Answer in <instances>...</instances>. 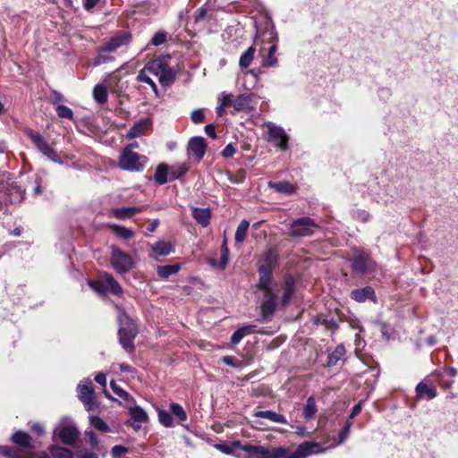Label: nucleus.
<instances>
[{
  "mask_svg": "<svg viewBox=\"0 0 458 458\" xmlns=\"http://www.w3.org/2000/svg\"><path fill=\"white\" fill-rule=\"evenodd\" d=\"M376 263L364 251H357L352 259L353 271L360 275H369L376 270Z\"/></svg>",
  "mask_w": 458,
  "mask_h": 458,
  "instance_id": "nucleus-8",
  "label": "nucleus"
},
{
  "mask_svg": "<svg viewBox=\"0 0 458 458\" xmlns=\"http://www.w3.org/2000/svg\"><path fill=\"white\" fill-rule=\"evenodd\" d=\"M158 420H159V422L165 427L168 428V427L173 426V419H172L169 411H158Z\"/></svg>",
  "mask_w": 458,
  "mask_h": 458,
  "instance_id": "nucleus-48",
  "label": "nucleus"
},
{
  "mask_svg": "<svg viewBox=\"0 0 458 458\" xmlns=\"http://www.w3.org/2000/svg\"><path fill=\"white\" fill-rule=\"evenodd\" d=\"M78 397L84 403L87 410L94 407V388L90 379L82 380L77 386Z\"/></svg>",
  "mask_w": 458,
  "mask_h": 458,
  "instance_id": "nucleus-12",
  "label": "nucleus"
},
{
  "mask_svg": "<svg viewBox=\"0 0 458 458\" xmlns=\"http://www.w3.org/2000/svg\"><path fill=\"white\" fill-rule=\"evenodd\" d=\"M50 454L54 458H72L73 454L71 450L58 446V445H53L50 448Z\"/></svg>",
  "mask_w": 458,
  "mask_h": 458,
  "instance_id": "nucleus-40",
  "label": "nucleus"
},
{
  "mask_svg": "<svg viewBox=\"0 0 458 458\" xmlns=\"http://www.w3.org/2000/svg\"><path fill=\"white\" fill-rule=\"evenodd\" d=\"M129 413L131 415V418L134 421V423L132 424V427L135 429L140 428V424L146 422L148 419L147 412L141 407H140L138 405L131 407L129 409Z\"/></svg>",
  "mask_w": 458,
  "mask_h": 458,
  "instance_id": "nucleus-22",
  "label": "nucleus"
},
{
  "mask_svg": "<svg viewBox=\"0 0 458 458\" xmlns=\"http://www.w3.org/2000/svg\"><path fill=\"white\" fill-rule=\"evenodd\" d=\"M277 46L274 43L268 49L267 55L263 60V66L265 67H276L278 65V60L276 56Z\"/></svg>",
  "mask_w": 458,
  "mask_h": 458,
  "instance_id": "nucleus-33",
  "label": "nucleus"
},
{
  "mask_svg": "<svg viewBox=\"0 0 458 458\" xmlns=\"http://www.w3.org/2000/svg\"><path fill=\"white\" fill-rule=\"evenodd\" d=\"M56 113L57 115L61 118H67L69 120H72L73 118L72 110L64 105H59L56 107Z\"/></svg>",
  "mask_w": 458,
  "mask_h": 458,
  "instance_id": "nucleus-47",
  "label": "nucleus"
},
{
  "mask_svg": "<svg viewBox=\"0 0 458 458\" xmlns=\"http://www.w3.org/2000/svg\"><path fill=\"white\" fill-rule=\"evenodd\" d=\"M12 440L14 444L21 447H30V437L23 431L15 432L12 437Z\"/></svg>",
  "mask_w": 458,
  "mask_h": 458,
  "instance_id": "nucleus-32",
  "label": "nucleus"
},
{
  "mask_svg": "<svg viewBox=\"0 0 458 458\" xmlns=\"http://www.w3.org/2000/svg\"><path fill=\"white\" fill-rule=\"evenodd\" d=\"M254 416L258 418H264L276 423L287 424V420L283 414L269 410L257 411L254 412Z\"/></svg>",
  "mask_w": 458,
  "mask_h": 458,
  "instance_id": "nucleus-24",
  "label": "nucleus"
},
{
  "mask_svg": "<svg viewBox=\"0 0 458 458\" xmlns=\"http://www.w3.org/2000/svg\"><path fill=\"white\" fill-rule=\"evenodd\" d=\"M111 264L120 274L128 272L133 267L131 257L115 246H112Z\"/></svg>",
  "mask_w": 458,
  "mask_h": 458,
  "instance_id": "nucleus-9",
  "label": "nucleus"
},
{
  "mask_svg": "<svg viewBox=\"0 0 458 458\" xmlns=\"http://www.w3.org/2000/svg\"><path fill=\"white\" fill-rule=\"evenodd\" d=\"M26 134L44 156L55 163L63 164L61 157L57 155L55 150L49 146L41 134L32 131L31 129L26 130Z\"/></svg>",
  "mask_w": 458,
  "mask_h": 458,
  "instance_id": "nucleus-7",
  "label": "nucleus"
},
{
  "mask_svg": "<svg viewBox=\"0 0 458 458\" xmlns=\"http://www.w3.org/2000/svg\"><path fill=\"white\" fill-rule=\"evenodd\" d=\"M317 405L312 396L309 397L303 409V416L306 420H310L317 412Z\"/></svg>",
  "mask_w": 458,
  "mask_h": 458,
  "instance_id": "nucleus-41",
  "label": "nucleus"
},
{
  "mask_svg": "<svg viewBox=\"0 0 458 458\" xmlns=\"http://www.w3.org/2000/svg\"><path fill=\"white\" fill-rule=\"evenodd\" d=\"M188 171V167L185 164H179L169 166V180L174 181L184 175Z\"/></svg>",
  "mask_w": 458,
  "mask_h": 458,
  "instance_id": "nucleus-35",
  "label": "nucleus"
},
{
  "mask_svg": "<svg viewBox=\"0 0 458 458\" xmlns=\"http://www.w3.org/2000/svg\"><path fill=\"white\" fill-rule=\"evenodd\" d=\"M89 286L99 293L110 292L115 295L123 293L121 285L109 273L104 272L100 275L99 280L89 281Z\"/></svg>",
  "mask_w": 458,
  "mask_h": 458,
  "instance_id": "nucleus-6",
  "label": "nucleus"
},
{
  "mask_svg": "<svg viewBox=\"0 0 458 458\" xmlns=\"http://www.w3.org/2000/svg\"><path fill=\"white\" fill-rule=\"evenodd\" d=\"M259 287L264 292V300L261 303V315L265 320L273 315L277 306H284L289 302L292 295L295 292V281L292 276H286L282 285L283 294L281 297H278L279 287L277 285L271 286L272 272L259 271Z\"/></svg>",
  "mask_w": 458,
  "mask_h": 458,
  "instance_id": "nucleus-1",
  "label": "nucleus"
},
{
  "mask_svg": "<svg viewBox=\"0 0 458 458\" xmlns=\"http://www.w3.org/2000/svg\"><path fill=\"white\" fill-rule=\"evenodd\" d=\"M351 298L358 302H363L367 300H370L374 302L377 301L375 291L371 286L352 290L351 292Z\"/></svg>",
  "mask_w": 458,
  "mask_h": 458,
  "instance_id": "nucleus-18",
  "label": "nucleus"
},
{
  "mask_svg": "<svg viewBox=\"0 0 458 458\" xmlns=\"http://www.w3.org/2000/svg\"><path fill=\"white\" fill-rule=\"evenodd\" d=\"M151 122L149 119H141L138 121L127 132L126 138L129 140L140 137L150 129Z\"/></svg>",
  "mask_w": 458,
  "mask_h": 458,
  "instance_id": "nucleus-19",
  "label": "nucleus"
},
{
  "mask_svg": "<svg viewBox=\"0 0 458 458\" xmlns=\"http://www.w3.org/2000/svg\"><path fill=\"white\" fill-rule=\"evenodd\" d=\"M236 446L246 453L243 458H270L269 448L260 445H241L235 444Z\"/></svg>",
  "mask_w": 458,
  "mask_h": 458,
  "instance_id": "nucleus-15",
  "label": "nucleus"
},
{
  "mask_svg": "<svg viewBox=\"0 0 458 458\" xmlns=\"http://www.w3.org/2000/svg\"><path fill=\"white\" fill-rule=\"evenodd\" d=\"M151 250L159 256H166L173 251V245L169 242L159 241L152 245Z\"/></svg>",
  "mask_w": 458,
  "mask_h": 458,
  "instance_id": "nucleus-29",
  "label": "nucleus"
},
{
  "mask_svg": "<svg viewBox=\"0 0 458 458\" xmlns=\"http://www.w3.org/2000/svg\"><path fill=\"white\" fill-rule=\"evenodd\" d=\"M235 153V148L232 144H228L222 151L224 157H232Z\"/></svg>",
  "mask_w": 458,
  "mask_h": 458,
  "instance_id": "nucleus-59",
  "label": "nucleus"
},
{
  "mask_svg": "<svg viewBox=\"0 0 458 458\" xmlns=\"http://www.w3.org/2000/svg\"><path fill=\"white\" fill-rule=\"evenodd\" d=\"M268 140L275 143V146L281 150H285L288 147L289 137L285 131L273 123H267Z\"/></svg>",
  "mask_w": 458,
  "mask_h": 458,
  "instance_id": "nucleus-11",
  "label": "nucleus"
},
{
  "mask_svg": "<svg viewBox=\"0 0 458 458\" xmlns=\"http://www.w3.org/2000/svg\"><path fill=\"white\" fill-rule=\"evenodd\" d=\"M77 458H98V455L90 451H82L78 454Z\"/></svg>",
  "mask_w": 458,
  "mask_h": 458,
  "instance_id": "nucleus-63",
  "label": "nucleus"
},
{
  "mask_svg": "<svg viewBox=\"0 0 458 458\" xmlns=\"http://www.w3.org/2000/svg\"><path fill=\"white\" fill-rule=\"evenodd\" d=\"M352 427V422L346 421L344 428L339 433V440L338 444H342L349 436L350 430Z\"/></svg>",
  "mask_w": 458,
  "mask_h": 458,
  "instance_id": "nucleus-51",
  "label": "nucleus"
},
{
  "mask_svg": "<svg viewBox=\"0 0 458 458\" xmlns=\"http://www.w3.org/2000/svg\"><path fill=\"white\" fill-rule=\"evenodd\" d=\"M148 72L147 70H145L144 68L141 69L138 75H137V81H140V82H144V83H147L148 84L151 89H153V91L157 94V87L156 85V83L154 82V81L148 76Z\"/></svg>",
  "mask_w": 458,
  "mask_h": 458,
  "instance_id": "nucleus-42",
  "label": "nucleus"
},
{
  "mask_svg": "<svg viewBox=\"0 0 458 458\" xmlns=\"http://www.w3.org/2000/svg\"><path fill=\"white\" fill-rule=\"evenodd\" d=\"M278 255L273 249L267 250L259 259V271L273 272L277 264Z\"/></svg>",
  "mask_w": 458,
  "mask_h": 458,
  "instance_id": "nucleus-17",
  "label": "nucleus"
},
{
  "mask_svg": "<svg viewBox=\"0 0 458 458\" xmlns=\"http://www.w3.org/2000/svg\"><path fill=\"white\" fill-rule=\"evenodd\" d=\"M249 227V221H247L246 219L241 221L234 234V240L236 242L241 243L245 240Z\"/></svg>",
  "mask_w": 458,
  "mask_h": 458,
  "instance_id": "nucleus-34",
  "label": "nucleus"
},
{
  "mask_svg": "<svg viewBox=\"0 0 458 458\" xmlns=\"http://www.w3.org/2000/svg\"><path fill=\"white\" fill-rule=\"evenodd\" d=\"M192 217L203 227L209 225L211 218V211L209 208H194L192 210Z\"/></svg>",
  "mask_w": 458,
  "mask_h": 458,
  "instance_id": "nucleus-23",
  "label": "nucleus"
},
{
  "mask_svg": "<svg viewBox=\"0 0 458 458\" xmlns=\"http://www.w3.org/2000/svg\"><path fill=\"white\" fill-rule=\"evenodd\" d=\"M141 210L142 208L139 207H124L112 208L110 213L117 219H129L141 212Z\"/></svg>",
  "mask_w": 458,
  "mask_h": 458,
  "instance_id": "nucleus-21",
  "label": "nucleus"
},
{
  "mask_svg": "<svg viewBox=\"0 0 458 458\" xmlns=\"http://www.w3.org/2000/svg\"><path fill=\"white\" fill-rule=\"evenodd\" d=\"M110 386H111L112 390L114 391V393L116 395H118L120 398H122L123 400H128L130 398V394L125 390H123L122 387L118 386L114 380H112L110 382Z\"/></svg>",
  "mask_w": 458,
  "mask_h": 458,
  "instance_id": "nucleus-49",
  "label": "nucleus"
},
{
  "mask_svg": "<svg viewBox=\"0 0 458 458\" xmlns=\"http://www.w3.org/2000/svg\"><path fill=\"white\" fill-rule=\"evenodd\" d=\"M167 64V62L164 58L158 57L148 62L144 69L149 73L158 76Z\"/></svg>",
  "mask_w": 458,
  "mask_h": 458,
  "instance_id": "nucleus-25",
  "label": "nucleus"
},
{
  "mask_svg": "<svg viewBox=\"0 0 458 458\" xmlns=\"http://www.w3.org/2000/svg\"><path fill=\"white\" fill-rule=\"evenodd\" d=\"M93 97L98 104H105L107 101V90L105 86L98 84L93 89Z\"/></svg>",
  "mask_w": 458,
  "mask_h": 458,
  "instance_id": "nucleus-39",
  "label": "nucleus"
},
{
  "mask_svg": "<svg viewBox=\"0 0 458 458\" xmlns=\"http://www.w3.org/2000/svg\"><path fill=\"white\" fill-rule=\"evenodd\" d=\"M119 321V342L123 348L131 352L134 350L133 340L137 336L138 329L134 321L125 313L122 312L118 316Z\"/></svg>",
  "mask_w": 458,
  "mask_h": 458,
  "instance_id": "nucleus-3",
  "label": "nucleus"
},
{
  "mask_svg": "<svg viewBox=\"0 0 458 458\" xmlns=\"http://www.w3.org/2000/svg\"><path fill=\"white\" fill-rule=\"evenodd\" d=\"M254 327H255V326H253V325H248V326H243L242 327L237 329L236 331L233 332V334L231 336V343L233 344H239L242 340V338L245 336L246 331L250 328H254Z\"/></svg>",
  "mask_w": 458,
  "mask_h": 458,
  "instance_id": "nucleus-43",
  "label": "nucleus"
},
{
  "mask_svg": "<svg viewBox=\"0 0 458 458\" xmlns=\"http://www.w3.org/2000/svg\"><path fill=\"white\" fill-rule=\"evenodd\" d=\"M357 216L362 222H368L369 220V214L364 210H359L357 212Z\"/></svg>",
  "mask_w": 458,
  "mask_h": 458,
  "instance_id": "nucleus-64",
  "label": "nucleus"
},
{
  "mask_svg": "<svg viewBox=\"0 0 458 458\" xmlns=\"http://www.w3.org/2000/svg\"><path fill=\"white\" fill-rule=\"evenodd\" d=\"M147 160L145 156L132 151L130 148H124L120 156L118 165L123 170L140 172L143 170Z\"/></svg>",
  "mask_w": 458,
  "mask_h": 458,
  "instance_id": "nucleus-4",
  "label": "nucleus"
},
{
  "mask_svg": "<svg viewBox=\"0 0 458 458\" xmlns=\"http://www.w3.org/2000/svg\"><path fill=\"white\" fill-rule=\"evenodd\" d=\"M345 348L343 344L335 347L333 352L328 355L327 366H335L345 354Z\"/></svg>",
  "mask_w": 458,
  "mask_h": 458,
  "instance_id": "nucleus-31",
  "label": "nucleus"
},
{
  "mask_svg": "<svg viewBox=\"0 0 458 458\" xmlns=\"http://www.w3.org/2000/svg\"><path fill=\"white\" fill-rule=\"evenodd\" d=\"M95 381L103 386H106V375L104 373H98L96 375L95 377Z\"/></svg>",
  "mask_w": 458,
  "mask_h": 458,
  "instance_id": "nucleus-62",
  "label": "nucleus"
},
{
  "mask_svg": "<svg viewBox=\"0 0 458 458\" xmlns=\"http://www.w3.org/2000/svg\"><path fill=\"white\" fill-rule=\"evenodd\" d=\"M191 119L194 123H200L205 119V114L202 109H195L191 114Z\"/></svg>",
  "mask_w": 458,
  "mask_h": 458,
  "instance_id": "nucleus-50",
  "label": "nucleus"
},
{
  "mask_svg": "<svg viewBox=\"0 0 458 458\" xmlns=\"http://www.w3.org/2000/svg\"><path fill=\"white\" fill-rule=\"evenodd\" d=\"M180 270V266L165 265L157 267V276L161 278H168L170 276L176 274Z\"/></svg>",
  "mask_w": 458,
  "mask_h": 458,
  "instance_id": "nucleus-37",
  "label": "nucleus"
},
{
  "mask_svg": "<svg viewBox=\"0 0 458 458\" xmlns=\"http://www.w3.org/2000/svg\"><path fill=\"white\" fill-rule=\"evenodd\" d=\"M246 177V173L244 170H238L232 177L231 181L235 183H241L244 181Z\"/></svg>",
  "mask_w": 458,
  "mask_h": 458,
  "instance_id": "nucleus-56",
  "label": "nucleus"
},
{
  "mask_svg": "<svg viewBox=\"0 0 458 458\" xmlns=\"http://www.w3.org/2000/svg\"><path fill=\"white\" fill-rule=\"evenodd\" d=\"M268 186L275 191L284 193V194H291L294 191V187L289 182L281 181V182H268Z\"/></svg>",
  "mask_w": 458,
  "mask_h": 458,
  "instance_id": "nucleus-30",
  "label": "nucleus"
},
{
  "mask_svg": "<svg viewBox=\"0 0 458 458\" xmlns=\"http://www.w3.org/2000/svg\"><path fill=\"white\" fill-rule=\"evenodd\" d=\"M222 361L231 367H238L240 361L233 356H224Z\"/></svg>",
  "mask_w": 458,
  "mask_h": 458,
  "instance_id": "nucleus-58",
  "label": "nucleus"
},
{
  "mask_svg": "<svg viewBox=\"0 0 458 458\" xmlns=\"http://www.w3.org/2000/svg\"><path fill=\"white\" fill-rule=\"evenodd\" d=\"M220 252L221 256L219 260V267L220 268H225L229 260V250L226 246V241H225L223 245L221 246Z\"/></svg>",
  "mask_w": 458,
  "mask_h": 458,
  "instance_id": "nucleus-46",
  "label": "nucleus"
},
{
  "mask_svg": "<svg viewBox=\"0 0 458 458\" xmlns=\"http://www.w3.org/2000/svg\"><path fill=\"white\" fill-rule=\"evenodd\" d=\"M233 101L234 100H233V95L232 94H225V93H224L222 95V97L220 98V99H219L220 104L222 106H224L225 107H228L231 105L233 106Z\"/></svg>",
  "mask_w": 458,
  "mask_h": 458,
  "instance_id": "nucleus-55",
  "label": "nucleus"
},
{
  "mask_svg": "<svg viewBox=\"0 0 458 458\" xmlns=\"http://www.w3.org/2000/svg\"><path fill=\"white\" fill-rule=\"evenodd\" d=\"M321 452L319 444L315 442H304L293 451L289 448L279 446L269 449L270 458H307L308 456Z\"/></svg>",
  "mask_w": 458,
  "mask_h": 458,
  "instance_id": "nucleus-2",
  "label": "nucleus"
},
{
  "mask_svg": "<svg viewBox=\"0 0 458 458\" xmlns=\"http://www.w3.org/2000/svg\"><path fill=\"white\" fill-rule=\"evenodd\" d=\"M253 95L244 93L239 95L233 101V108L236 111H250L253 107Z\"/></svg>",
  "mask_w": 458,
  "mask_h": 458,
  "instance_id": "nucleus-20",
  "label": "nucleus"
},
{
  "mask_svg": "<svg viewBox=\"0 0 458 458\" xmlns=\"http://www.w3.org/2000/svg\"><path fill=\"white\" fill-rule=\"evenodd\" d=\"M128 452V448L123 445H114L111 450L113 458H120L123 454Z\"/></svg>",
  "mask_w": 458,
  "mask_h": 458,
  "instance_id": "nucleus-52",
  "label": "nucleus"
},
{
  "mask_svg": "<svg viewBox=\"0 0 458 458\" xmlns=\"http://www.w3.org/2000/svg\"><path fill=\"white\" fill-rule=\"evenodd\" d=\"M109 227L114 231V233L117 236H119L123 239L128 240V239H131L134 236L133 231H131V229H129L125 226L112 224L109 225Z\"/></svg>",
  "mask_w": 458,
  "mask_h": 458,
  "instance_id": "nucleus-38",
  "label": "nucleus"
},
{
  "mask_svg": "<svg viewBox=\"0 0 458 458\" xmlns=\"http://www.w3.org/2000/svg\"><path fill=\"white\" fill-rule=\"evenodd\" d=\"M0 455L7 458H16L14 451L9 446H0Z\"/></svg>",
  "mask_w": 458,
  "mask_h": 458,
  "instance_id": "nucleus-57",
  "label": "nucleus"
},
{
  "mask_svg": "<svg viewBox=\"0 0 458 458\" xmlns=\"http://www.w3.org/2000/svg\"><path fill=\"white\" fill-rule=\"evenodd\" d=\"M89 420H90L91 426L94 427L96 429H98L101 432H109L110 431L109 426L100 417L90 416Z\"/></svg>",
  "mask_w": 458,
  "mask_h": 458,
  "instance_id": "nucleus-45",
  "label": "nucleus"
},
{
  "mask_svg": "<svg viewBox=\"0 0 458 458\" xmlns=\"http://www.w3.org/2000/svg\"><path fill=\"white\" fill-rule=\"evenodd\" d=\"M205 132L207 133L208 136H209L212 139L216 138L215 126L212 123L207 124L205 126Z\"/></svg>",
  "mask_w": 458,
  "mask_h": 458,
  "instance_id": "nucleus-60",
  "label": "nucleus"
},
{
  "mask_svg": "<svg viewBox=\"0 0 458 458\" xmlns=\"http://www.w3.org/2000/svg\"><path fill=\"white\" fill-rule=\"evenodd\" d=\"M169 166L165 164H160L155 172L154 179L159 184H165L169 180Z\"/></svg>",
  "mask_w": 458,
  "mask_h": 458,
  "instance_id": "nucleus-28",
  "label": "nucleus"
},
{
  "mask_svg": "<svg viewBox=\"0 0 458 458\" xmlns=\"http://www.w3.org/2000/svg\"><path fill=\"white\" fill-rule=\"evenodd\" d=\"M130 40L131 35L129 33L117 34L112 37L108 41L105 42L102 46H100L98 48V52H114L117 48L124 45H127L130 42Z\"/></svg>",
  "mask_w": 458,
  "mask_h": 458,
  "instance_id": "nucleus-13",
  "label": "nucleus"
},
{
  "mask_svg": "<svg viewBox=\"0 0 458 458\" xmlns=\"http://www.w3.org/2000/svg\"><path fill=\"white\" fill-rule=\"evenodd\" d=\"M99 54L95 58L93 64L95 66L100 65L105 63H108L114 60L113 56L103 55L102 53L98 52Z\"/></svg>",
  "mask_w": 458,
  "mask_h": 458,
  "instance_id": "nucleus-53",
  "label": "nucleus"
},
{
  "mask_svg": "<svg viewBox=\"0 0 458 458\" xmlns=\"http://www.w3.org/2000/svg\"><path fill=\"white\" fill-rule=\"evenodd\" d=\"M216 448L225 454H231L233 453L232 448L227 445L217 444L216 445Z\"/></svg>",
  "mask_w": 458,
  "mask_h": 458,
  "instance_id": "nucleus-61",
  "label": "nucleus"
},
{
  "mask_svg": "<svg viewBox=\"0 0 458 458\" xmlns=\"http://www.w3.org/2000/svg\"><path fill=\"white\" fill-rule=\"evenodd\" d=\"M54 435L57 436L64 444L72 445L78 438L79 432L74 426L59 425L55 428Z\"/></svg>",
  "mask_w": 458,
  "mask_h": 458,
  "instance_id": "nucleus-14",
  "label": "nucleus"
},
{
  "mask_svg": "<svg viewBox=\"0 0 458 458\" xmlns=\"http://www.w3.org/2000/svg\"><path fill=\"white\" fill-rule=\"evenodd\" d=\"M24 191L13 182L0 181V209L8 203H18L22 200Z\"/></svg>",
  "mask_w": 458,
  "mask_h": 458,
  "instance_id": "nucleus-5",
  "label": "nucleus"
},
{
  "mask_svg": "<svg viewBox=\"0 0 458 458\" xmlns=\"http://www.w3.org/2000/svg\"><path fill=\"white\" fill-rule=\"evenodd\" d=\"M318 225L310 217H301L293 221L290 227V234L293 237H304L314 233Z\"/></svg>",
  "mask_w": 458,
  "mask_h": 458,
  "instance_id": "nucleus-10",
  "label": "nucleus"
},
{
  "mask_svg": "<svg viewBox=\"0 0 458 458\" xmlns=\"http://www.w3.org/2000/svg\"><path fill=\"white\" fill-rule=\"evenodd\" d=\"M206 143L202 137H193L188 143L189 155L199 161L205 155Z\"/></svg>",
  "mask_w": 458,
  "mask_h": 458,
  "instance_id": "nucleus-16",
  "label": "nucleus"
},
{
  "mask_svg": "<svg viewBox=\"0 0 458 458\" xmlns=\"http://www.w3.org/2000/svg\"><path fill=\"white\" fill-rule=\"evenodd\" d=\"M170 412L173 413L174 416L178 418L180 421H184L187 420V414L182 408V405L176 403H172L170 404Z\"/></svg>",
  "mask_w": 458,
  "mask_h": 458,
  "instance_id": "nucleus-44",
  "label": "nucleus"
},
{
  "mask_svg": "<svg viewBox=\"0 0 458 458\" xmlns=\"http://www.w3.org/2000/svg\"><path fill=\"white\" fill-rule=\"evenodd\" d=\"M416 393L420 398L434 399L437 396V389L433 386H428L423 382H420L416 386Z\"/></svg>",
  "mask_w": 458,
  "mask_h": 458,
  "instance_id": "nucleus-26",
  "label": "nucleus"
},
{
  "mask_svg": "<svg viewBox=\"0 0 458 458\" xmlns=\"http://www.w3.org/2000/svg\"><path fill=\"white\" fill-rule=\"evenodd\" d=\"M256 49L250 47L240 57L239 65L241 68H248L254 59Z\"/></svg>",
  "mask_w": 458,
  "mask_h": 458,
  "instance_id": "nucleus-36",
  "label": "nucleus"
},
{
  "mask_svg": "<svg viewBox=\"0 0 458 458\" xmlns=\"http://www.w3.org/2000/svg\"><path fill=\"white\" fill-rule=\"evenodd\" d=\"M166 40V33L165 32H157L152 38V44L154 46H159L165 43Z\"/></svg>",
  "mask_w": 458,
  "mask_h": 458,
  "instance_id": "nucleus-54",
  "label": "nucleus"
},
{
  "mask_svg": "<svg viewBox=\"0 0 458 458\" xmlns=\"http://www.w3.org/2000/svg\"><path fill=\"white\" fill-rule=\"evenodd\" d=\"M158 81L163 87H169L175 81V74L168 64L158 75Z\"/></svg>",
  "mask_w": 458,
  "mask_h": 458,
  "instance_id": "nucleus-27",
  "label": "nucleus"
}]
</instances>
